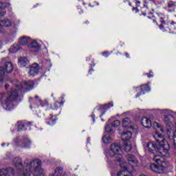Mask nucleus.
Segmentation results:
<instances>
[{"label":"nucleus","instance_id":"4be33fe9","mask_svg":"<svg viewBox=\"0 0 176 176\" xmlns=\"http://www.w3.org/2000/svg\"><path fill=\"white\" fill-rule=\"evenodd\" d=\"M102 141L104 144H111V142H112V138L111 136L106 135L103 136Z\"/></svg>","mask_w":176,"mask_h":176},{"label":"nucleus","instance_id":"9b49d317","mask_svg":"<svg viewBox=\"0 0 176 176\" xmlns=\"http://www.w3.org/2000/svg\"><path fill=\"white\" fill-rule=\"evenodd\" d=\"M29 47L32 49L33 52H39L41 45H39L36 41H34L29 45Z\"/></svg>","mask_w":176,"mask_h":176},{"label":"nucleus","instance_id":"4c0bfd02","mask_svg":"<svg viewBox=\"0 0 176 176\" xmlns=\"http://www.w3.org/2000/svg\"><path fill=\"white\" fill-rule=\"evenodd\" d=\"M175 23L174 22V21H172L171 23H170V27H173V25H175Z\"/></svg>","mask_w":176,"mask_h":176},{"label":"nucleus","instance_id":"423d86ee","mask_svg":"<svg viewBox=\"0 0 176 176\" xmlns=\"http://www.w3.org/2000/svg\"><path fill=\"white\" fill-rule=\"evenodd\" d=\"M153 160L157 163V165L155 164H151L150 168L151 171L156 174H163L166 168V162L162 161V157L159 155L154 156Z\"/></svg>","mask_w":176,"mask_h":176},{"label":"nucleus","instance_id":"393cba45","mask_svg":"<svg viewBox=\"0 0 176 176\" xmlns=\"http://www.w3.org/2000/svg\"><path fill=\"white\" fill-rule=\"evenodd\" d=\"M10 50L11 53H16L18 50H20V45L14 44L13 46L11 47Z\"/></svg>","mask_w":176,"mask_h":176},{"label":"nucleus","instance_id":"ddd939ff","mask_svg":"<svg viewBox=\"0 0 176 176\" xmlns=\"http://www.w3.org/2000/svg\"><path fill=\"white\" fill-rule=\"evenodd\" d=\"M131 132L130 131H125L121 135V138L122 141H129L130 138L132 137Z\"/></svg>","mask_w":176,"mask_h":176},{"label":"nucleus","instance_id":"f03ea898","mask_svg":"<svg viewBox=\"0 0 176 176\" xmlns=\"http://www.w3.org/2000/svg\"><path fill=\"white\" fill-rule=\"evenodd\" d=\"M154 138L155 140V143L148 142L147 144L148 151L151 153H153V151H155L162 156L169 157L170 153H168V151H170V145L168 144V142L164 140L163 135H160L159 132L155 133Z\"/></svg>","mask_w":176,"mask_h":176},{"label":"nucleus","instance_id":"c03bdc74","mask_svg":"<svg viewBox=\"0 0 176 176\" xmlns=\"http://www.w3.org/2000/svg\"><path fill=\"white\" fill-rule=\"evenodd\" d=\"M138 97H140V94H138V95L136 96V98H138Z\"/></svg>","mask_w":176,"mask_h":176},{"label":"nucleus","instance_id":"20e7f679","mask_svg":"<svg viewBox=\"0 0 176 176\" xmlns=\"http://www.w3.org/2000/svg\"><path fill=\"white\" fill-rule=\"evenodd\" d=\"M126 159L128 162V164L126 163L127 167L121 168L122 170L117 174L118 176H133L131 171L138 166V160L135 156L128 154L126 155Z\"/></svg>","mask_w":176,"mask_h":176},{"label":"nucleus","instance_id":"cd10ccee","mask_svg":"<svg viewBox=\"0 0 176 176\" xmlns=\"http://www.w3.org/2000/svg\"><path fill=\"white\" fill-rule=\"evenodd\" d=\"M113 126H112V124H108L105 127V131L107 133H111V131H113Z\"/></svg>","mask_w":176,"mask_h":176},{"label":"nucleus","instance_id":"aec40b11","mask_svg":"<svg viewBox=\"0 0 176 176\" xmlns=\"http://www.w3.org/2000/svg\"><path fill=\"white\" fill-rule=\"evenodd\" d=\"M0 25L1 27H10L12 22L9 20L0 21Z\"/></svg>","mask_w":176,"mask_h":176},{"label":"nucleus","instance_id":"79ce46f5","mask_svg":"<svg viewBox=\"0 0 176 176\" xmlns=\"http://www.w3.org/2000/svg\"><path fill=\"white\" fill-rule=\"evenodd\" d=\"M45 105H49V102H47V100L45 101Z\"/></svg>","mask_w":176,"mask_h":176},{"label":"nucleus","instance_id":"39448f33","mask_svg":"<svg viewBox=\"0 0 176 176\" xmlns=\"http://www.w3.org/2000/svg\"><path fill=\"white\" fill-rule=\"evenodd\" d=\"M16 91V89H12L9 96H6V94L0 93V102L6 111H10L13 108L12 102L19 98V94Z\"/></svg>","mask_w":176,"mask_h":176},{"label":"nucleus","instance_id":"2eb2a0df","mask_svg":"<svg viewBox=\"0 0 176 176\" xmlns=\"http://www.w3.org/2000/svg\"><path fill=\"white\" fill-rule=\"evenodd\" d=\"M138 90L140 91V94H145V91H151V88L148 85H144L138 88Z\"/></svg>","mask_w":176,"mask_h":176},{"label":"nucleus","instance_id":"a211bd4d","mask_svg":"<svg viewBox=\"0 0 176 176\" xmlns=\"http://www.w3.org/2000/svg\"><path fill=\"white\" fill-rule=\"evenodd\" d=\"M122 126L123 127L130 128V126H131V120L129 118H124L122 120Z\"/></svg>","mask_w":176,"mask_h":176},{"label":"nucleus","instance_id":"2f4dec72","mask_svg":"<svg viewBox=\"0 0 176 176\" xmlns=\"http://www.w3.org/2000/svg\"><path fill=\"white\" fill-rule=\"evenodd\" d=\"M175 2L174 1H170V3H168V8H174L175 6Z\"/></svg>","mask_w":176,"mask_h":176},{"label":"nucleus","instance_id":"7c9ffc66","mask_svg":"<svg viewBox=\"0 0 176 176\" xmlns=\"http://www.w3.org/2000/svg\"><path fill=\"white\" fill-rule=\"evenodd\" d=\"M112 126L115 129V127H118L119 126H120V121H119L118 120H115L112 124H111Z\"/></svg>","mask_w":176,"mask_h":176},{"label":"nucleus","instance_id":"ea45409f","mask_svg":"<svg viewBox=\"0 0 176 176\" xmlns=\"http://www.w3.org/2000/svg\"><path fill=\"white\" fill-rule=\"evenodd\" d=\"M9 85L8 84H6V85H5V89H6V90H8V87H9Z\"/></svg>","mask_w":176,"mask_h":176},{"label":"nucleus","instance_id":"5701e85b","mask_svg":"<svg viewBox=\"0 0 176 176\" xmlns=\"http://www.w3.org/2000/svg\"><path fill=\"white\" fill-rule=\"evenodd\" d=\"M61 105H64V101L58 102L56 101L53 106H52V109H58Z\"/></svg>","mask_w":176,"mask_h":176},{"label":"nucleus","instance_id":"6ab92c4d","mask_svg":"<svg viewBox=\"0 0 176 176\" xmlns=\"http://www.w3.org/2000/svg\"><path fill=\"white\" fill-rule=\"evenodd\" d=\"M124 149L125 152H130L133 149V146L131 145V142L128 141L124 144Z\"/></svg>","mask_w":176,"mask_h":176},{"label":"nucleus","instance_id":"bb28decb","mask_svg":"<svg viewBox=\"0 0 176 176\" xmlns=\"http://www.w3.org/2000/svg\"><path fill=\"white\" fill-rule=\"evenodd\" d=\"M23 148H30V146H31V141H30L29 140H25L23 142Z\"/></svg>","mask_w":176,"mask_h":176},{"label":"nucleus","instance_id":"c85d7f7f","mask_svg":"<svg viewBox=\"0 0 176 176\" xmlns=\"http://www.w3.org/2000/svg\"><path fill=\"white\" fill-rule=\"evenodd\" d=\"M61 174H63V168L61 167L56 168L55 170V175L61 176Z\"/></svg>","mask_w":176,"mask_h":176},{"label":"nucleus","instance_id":"72a5a7b5","mask_svg":"<svg viewBox=\"0 0 176 176\" xmlns=\"http://www.w3.org/2000/svg\"><path fill=\"white\" fill-rule=\"evenodd\" d=\"M5 8V4L0 1V9H3Z\"/></svg>","mask_w":176,"mask_h":176},{"label":"nucleus","instance_id":"f704fd0d","mask_svg":"<svg viewBox=\"0 0 176 176\" xmlns=\"http://www.w3.org/2000/svg\"><path fill=\"white\" fill-rule=\"evenodd\" d=\"M8 79L4 78V80H2V77H0V82H6Z\"/></svg>","mask_w":176,"mask_h":176},{"label":"nucleus","instance_id":"f257e3e1","mask_svg":"<svg viewBox=\"0 0 176 176\" xmlns=\"http://www.w3.org/2000/svg\"><path fill=\"white\" fill-rule=\"evenodd\" d=\"M14 166L19 176H31L32 175L34 176H45L43 170L41 168L42 166L41 160H34L31 162L30 160H25L24 166H23L21 160L15 158Z\"/></svg>","mask_w":176,"mask_h":176},{"label":"nucleus","instance_id":"b1692460","mask_svg":"<svg viewBox=\"0 0 176 176\" xmlns=\"http://www.w3.org/2000/svg\"><path fill=\"white\" fill-rule=\"evenodd\" d=\"M113 107V102H110L109 104H106L104 105L99 106L100 109H109V108H112Z\"/></svg>","mask_w":176,"mask_h":176},{"label":"nucleus","instance_id":"e433bc0d","mask_svg":"<svg viewBox=\"0 0 176 176\" xmlns=\"http://www.w3.org/2000/svg\"><path fill=\"white\" fill-rule=\"evenodd\" d=\"M35 99L37 100V101H41V99L39 98V96H35Z\"/></svg>","mask_w":176,"mask_h":176},{"label":"nucleus","instance_id":"37998d69","mask_svg":"<svg viewBox=\"0 0 176 176\" xmlns=\"http://www.w3.org/2000/svg\"><path fill=\"white\" fill-rule=\"evenodd\" d=\"M153 75L148 76V78H152Z\"/></svg>","mask_w":176,"mask_h":176},{"label":"nucleus","instance_id":"a878e982","mask_svg":"<svg viewBox=\"0 0 176 176\" xmlns=\"http://www.w3.org/2000/svg\"><path fill=\"white\" fill-rule=\"evenodd\" d=\"M56 120H57V118L55 116H52L47 122V124H50V126H53V124H56Z\"/></svg>","mask_w":176,"mask_h":176},{"label":"nucleus","instance_id":"4468645a","mask_svg":"<svg viewBox=\"0 0 176 176\" xmlns=\"http://www.w3.org/2000/svg\"><path fill=\"white\" fill-rule=\"evenodd\" d=\"M32 123H21L18 125V131H25L27 130V127L31 126Z\"/></svg>","mask_w":176,"mask_h":176},{"label":"nucleus","instance_id":"f8f14e48","mask_svg":"<svg viewBox=\"0 0 176 176\" xmlns=\"http://www.w3.org/2000/svg\"><path fill=\"white\" fill-rule=\"evenodd\" d=\"M142 124L144 127L150 129L151 126H152V122H151V120L148 119V118L144 117L142 119Z\"/></svg>","mask_w":176,"mask_h":176},{"label":"nucleus","instance_id":"58836bf2","mask_svg":"<svg viewBox=\"0 0 176 176\" xmlns=\"http://www.w3.org/2000/svg\"><path fill=\"white\" fill-rule=\"evenodd\" d=\"M164 113H170V111L166 109V110H164Z\"/></svg>","mask_w":176,"mask_h":176},{"label":"nucleus","instance_id":"c756f323","mask_svg":"<svg viewBox=\"0 0 176 176\" xmlns=\"http://www.w3.org/2000/svg\"><path fill=\"white\" fill-rule=\"evenodd\" d=\"M154 127H157L159 129V131H161V133H164V129H163V127L162 125L157 122L153 123Z\"/></svg>","mask_w":176,"mask_h":176},{"label":"nucleus","instance_id":"9d476101","mask_svg":"<svg viewBox=\"0 0 176 176\" xmlns=\"http://www.w3.org/2000/svg\"><path fill=\"white\" fill-rule=\"evenodd\" d=\"M38 72H39V65L36 63L32 65L30 67V76H35V75L38 74Z\"/></svg>","mask_w":176,"mask_h":176},{"label":"nucleus","instance_id":"0eeeda50","mask_svg":"<svg viewBox=\"0 0 176 176\" xmlns=\"http://www.w3.org/2000/svg\"><path fill=\"white\" fill-rule=\"evenodd\" d=\"M14 85L16 87V89H14V90H16V91L18 94V97H19L23 87L26 89V90H32V89L34 88V81H28L22 84L19 81H16Z\"/></svg>","mask_w":176,"mask_h":176},{"label":"nucleus","instance_id":"1a4fd4ad","mask_svg":"<svg viewBox=\"0 0 176 176\" xmlns=\"http://www.w3.org/2000/svg\"><path fill=\"white\" fill-rule=\"evenodd\" d=\"M0 176H14V169L13 168L1 169L0 170Z\"/></svg>","mask_w":176,"mask_h":176},{"label":"nucleus","instance_id":"473e14b6","mask_svg":"<svg viewBox=\"0 0 176 176\" xmlns=\"http://www.w3.org/2000/svg\"><path fill=\"white\" fill-rule=\"evenodd\" d=\"M102 56H104V57H108V56H109V52H102Z\"/></svg>","mask_w":176,"mask_h":176},{"label":"nucleus","instance_id":"dca6fc26","mask_svg":"<svg viewBox=\"0 0 176 176\" xmlns=\"http://www.w3.org/2000/svg\"><path fill=\"white\" fill-rule=\"evenodd\" d=\"M31 42V38L28 36H23L19 39L20 45H27V43H30Z\"/></svg>","mask_w":176,"mask_h":176},{"label":"nucleus","instance_id":"7ed1b4c3","mask_svg":"<svg viewBox=\"0 0 176 176\" xmlns=\"http://www.w3.org/2000/svg\"><path fill=\"white\" fill-rule=\"evenodd\" d=\"M108 155L110 157H115L116 163L119 164L121 168H127V162L122 157V148L119 144L116 143L111 144Z\"/></svg>","mask_w":176,"mask_h":176},{"label":"nucleus","instance_id":"a18cd8bd","mask_svg":"<svg viewBox=\"0 0 176 176\" xmlns=\"http://www.w3.org/2000/svg\"><path fill=\"white\" fill-rule=\"evenodd\" d=\"M174 137H175V133H174Z\"/></svg>","mask_w":176,"mask_h":176},{"label":"nucleus","instance_id":"f3484780","mask_svg":"<svg viewBox=\"0 0 176 176\" xmlns=\"http://www.w3.org/2000/svg\"><path fill=\"white\" fill-rule=\"evenodd\" d=\"M28 63H30V61L28 60V59H27L26 57H21L19 59V65H21V67H25V65H27Z\"/></svg>","mask_w":176,"mask_h":176},{"label":"nucleus","instance_id":"c9c22d12","mask_svg":"<svg viewBox=\"0 0 176 176\" xmlns=\"http://www.w3.org/2000/svg\"><path fill=\"white\" fill-rule=\"evenodd\" d=\"M125 56L126 58H130V54H129V53H125Z\"/></svg>","mask_w":176,"mask_h":176},{"label":"nucleus","instance_id":"412c9836","mask_svg":"<svg viewBox=\"0 0 176 176\" xmlns=\"http://www.w3.org/2000/svg\"><path fill=\"white\" fill-rule=\"evenodd\" d=\"M171 118H173V115L171 114L165 116L164 122L165 123H166L167 126H171V122H170V120H171Z\"/></svg>","mask_w":176,"mask_h":176},{"label":"nucleus","instance_id":"6e6552de","mask_svg":"<svg viewBox=\"0 0 176 176\" xmlns=\"http://www.w3.org/2000/svg\"><path fill=\"white\" fill-rule=\"evenodd\" d=\"M13 72V64L10 62H6L5 63L4 67H0V78H1V80H5V79H8L5 74H10V72Z\"/></svg>","mask_w":176,"mask_h":176},{"label":"nucleus","instance_id":"a19ab883","mask_svg":"<svg viewBox=\"0 0 176 176\" xmlns=\"http://www.w3.org/2000/svg\"><path fill=\"white\" fill-rule=\"evenodd\" d=\"M47 65H49L50 67H52V63L47 62Z\"/></svg>","mask_w":176,"mask_h":176},{"label":"nucleus","instance_id":"49530a36","mask_svg":"<svg viewBox=\"0 0 176 176\" xmlns=\"http://www.w3.org/2000/svg\"><path fill=\"white\" fill-rule=\"evenodd\" d=\"M144 16H146V14H144Z\"/></svg>","mask_w":176,"mask_h":176}]
</instances>
